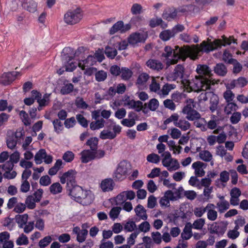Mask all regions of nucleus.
Instances as JSON below:
<instances>
[{"label":"nucleus","instance_id":"f257e3e1","mask_svg":"<svg viewBox=\"0 0 248 248\" xmlns=\"http://www.w3.org/2000/svg\"><path fill=\"white\" fill-rule=\"evenodd\" d=\"M232 43H236V39L233 36L227 38L223 35L222 39H216L212 42L208 39L207 41H202L199 46L182 48L176 46L175 50L169 46H166L162 56L167 59L166 65L169 66L177 63L179 60L181 59L184 61L187 57L194 60L197 59L202 52L209 53L222 46L230 45Z\"/></svg>","mask_w":248,"mask_h":248},{"label":"nucleus","instance_id":"f03ea898","mask_svg":"<svg viewBox=\"0 0 248 248\" xmlns=\"http://www.w3.org/2000/svg\"><path fill=\"white\" fill-rule=\"evenodd\" d=\"M196 70L199 74V76H196L191 81L187 79L181 80L185 91L188 93L206 91L209 89L211 85L217 83L213 79L211 70L207 65H198Z\"/></svg>","mask_w":248,"mask_h":248},{"label":"nucleus","instance_id":"7ed1b4c3","mask_svg":"<svg viewBox=\"0 0 248 248\" xmlns=\"http://www.w3.org/2000/svg\"><path fill=\"white\" fill-rule=\"evenodd\" d=\"M67 190L72 198L83 205L90 204L94 200L93 194L90 190H84L77 184Z\"/></svg>","mask_w":248,"mask_h":248},{"label":"nucleus","instance_id":"20e7f679","mask_svg":"<svg viewBox=\"0 0 248 248\" xmlns=\"http://www.w3.org/2000/svg\"><path fill=\"white\" fill-rule=\"evenodd\" d=\"M131 170L130 164L126 161H121L114 172L113 178L116 181H122L124 180Z\"/></svg>","mask_w":248,"mask_h":248},{"label":"nucleus","instance_id":"39448f33","mask_svg":"<svg viewBox=\"0 0 248 248\" xmlns=\"http://www.w3.org/2000/svg\"><path fill=\"white\" fill-rule=\"evenodd\" d=\"M83 17V13L80 8L68 11L64 16V22L69 25L78 23Z\"/></svg>","mask_w":248,"mask_h":248},{"label":"nucleus","instance_id":"423d86ee","mask_svg":"<svg viewBox=\"0 0 248 248\" xmlns=\"http://www.w3.org/2000/svg\"><path fill=\"white\" fill-rule=\"evenodd\" d=\"M161 156L163 157L162 160V164L169 171H175L180 168V166L178 161L172 158L169 152H165L161 155Z\"/></svg>","mask_w":248,"mask_h":248},{"label":"nucleus","instance_id":"0eeeda50","mask_svg":"<svg viewBox=\"0 0 248 248\" xmlns=\"http://www.w3.org/2000/svg\"><path fill=\"white\" fill-rule=\"evenodd\" d=\"M210 99V109L214 112L217 108L218 103V96L213 92H206L201 93L198 96V100L200 103Z\"/></svg>","mask_w":248,"mask_h":248},{"label":"nucleus","instance_id":"6e6552de","mask_svg":"<svg viewBox=\"0 0 248 248\" xmlns=\"http://www.w3.org/2000/svg\"><path fill=\"white\" fill-rule=\"evenodd\" d=\"M76 172L73 170H70L63 173L60 177V181L62 184H64L67 183V189L76 184Z\"/></svg>","mask_w":248,"mask_h":248},{"label":"nucleus","instance_id":"1a4fd4ad","mask_svg":"<svg viewBox=\"0 0 248 248\" xmlns=\"http://www.w3.org/2000/svg\"><path fill=\"white\" fill-rule=\"evenodd\" d=\"M131 25L130 23L124 24L123 21H118L116 22L109 30L110 35H113L117 32L124 33L130 30Z\"/></svg>","mask_w":248,"mask_h":248},{"label":"nucleus","instance_id":"9d476101","mask_svg":"<svg viewBox=\"0 0 248 248\" xmlns=\"http://www.w3.org/2000/svg\"><path fill=\"white\" fill-rule=\"evenodd\" d=\"M46 164H49L53 161V157L51 155H48L45 149L39 150L34 156V161L36 164H40L43 162Z\"/></svg>","mask_w":248,"mask_h":248},{"label":"nucleus","instance_id":"9b49d317","mask_svg":"<svg viewBox=\"0 0 248 248\" xmlns=\"http://www.w3.org/2000/svg\"><path fill=\"white\" fill-rule=\"evenodd\" d=\"M19 76L20 74L15 71L3 73L0 77V83L3 85L9 84Z\"/></svg>","mask_w":248,"mask_h":248},{"label":"nucleus","instance_id":"f8f14e48","mask_svg":"<svg viewBox=\"0 0 248 248\" xmlns=\"http://www.w3.org/2000/svg\"><path fill=\"white\" fill-rule=\"evenodd\" d=\"M175 200L173 193L171 190H168L165 192L164 195L159 200V204L161 207L166 208L170 206V201Z\"/></svg>","mask_w":248,"mask_h":248},{"label":"nucleus","instance_id":"ddd939ff","mask_svg":"<svg viewBox=\"0 0 248 248\" xmlns=\"http://www.w3.org/2000/svg\"><path fill=\"white\" fill-rule=\"evenodd\" d=\"M207 167V164L201 162L196 161L192 165V168L194 170L195 175L197 177H202L205 175L204 169Z\"/></svg>","mask_w":248,"mask_h":248},{"label":"nucleus","instance_id":"4468645a","mask_svg":"<svg viewBox=\"0 0 248 248\" xmlns=\"http://www.w3.org/2000/svg\"><path fill=\"white\" fill-rule=\"evenodd\" d=\"M124 106L127 107L128 108L134 109L138 112L140 111L142 108V103L141 101H136L133 99H130L129 97L124 101Z\"/></svg>","mask_w":248,"mask_h":248},{"label":"nucleus","instance_id":"2eb2a0df","mask_svg":"<svg viewBox=\"0 0 248 248\" xmlns=\"http://www.w3.org/2000/svg\"><path fill=\"white\" fill-rule=\"evenodd\" d=\"M216 205L213 203H208L206 206L207 217L210 221H215L218 217L217 212L215 210Z\"/></svg>","mask_w":248,"mask_h":248},{"label":"nucleus","instance_id":"dca6fc26","mask_svg":"<svg viewBox=\"0 0 248 248\" xmlns=\"http://www.w3.org/2000/svg\"><path fill=\"white\" fill-rule=\"evenodd\" d=\"M73 232L77 235V240L79 243L84 242L88 233L86 229H81L78 226L74 227L73 229Z\"/></svg>","mask_w":248,"mask_h":248},{"label":"nucleus","instance_id":"f3484780","mask_svg":"<svg viewBox=\"0 0 248 248\" xmlns=\"http://www.w3.org/2000/svg\"><path fill=\"white\" fill-rule=\"evenodd\" d=\"M115 184L111 178L103 180L100 184V187L103 192H108L113 189Z\"/></svg>","mask_w":248,"mask_h":248},{"label":"nucleus","instance_id":"a211bd4d","mask_svg":"<svg viewBox=\"0 0 248 248\" xmlns=\"http://www.w3.org/2000/svg\"><path fill=\"white\" fill-rule=\"evenodd\" d=\"M144 40L143 34L139 32L133 33L129 35L127 42L130 45H134Z\"/></svg>","mask_w":248,"mask_h":248},{"label":"nucleus","instance_id":"6ab92c4d","mask_svg":"<svg viewBox=\"0 0 248 248\" xmlns=\"http://www.w3.org/2000/svg\"><path fill=\"white\" fill-rule=\"evenodd\" d=\"M178 11L173 7H169L166 8L162 15L164 19L168 21L174 19L177 15Z\"/></svg>","mask_w":248,"mask_h":248},{"label":"nucleus","instance_id":"aec40b11","mask_svg":"<svg viewBox=\"0 0 248 248\" xmlns=\"http://www.w3.org/2000/svg\"><path fill=\"white\" fill-rule=\"evenodd\" d=\"M146 65L152 70L159 71L163 68V65L161 62L155 59H150L146 62Z\"/></svg>","mask_w":248,"mask_h":248},{"label":"nucleus","instance_id":"412c9836","mask_svg":"<svg viewBox=\"0 0 248 248\" xmlns=\"http://www.w3.org/2000/svg\"><path fill=\"white\" fill-rule=\"evenodd\" d=\"M81 161L82 163H87L89 161L94 159L93 151L85 150L81 153Z\"/></svg>","mask_w":248,"mask_h":248},{"label":"nucleus","instance_id":"4be33fe9","mask_svg":"<svg viewBox=\"0 0 248 248\" xmlns=\"http://www.w3.org/2000/svg\"><path fill=\"white\" fill-rule=\"evenodd\" d=\"M95 62V58L93 56L90 55L85 60L79 61L78 62V66L82 70H84L86 67L93 65Z\"/></svg>","mask_w":248,"mask_h":248},{"label":"nucleus","instance_id":"5701e85b","mask_svg":"<svg viewBox=\"0 0 248 248\" xmlns=\"http://www.w3.org/2000/svg\"><path fill=\"white\" fill-rule=\"evenodd\" d=\"M149 75L145 73L140 74L137 80L136 84L139 88L144 89L146 87V83L149 79Z\"/></svg>","mask_w":248,"mask_h":248},{"label":"nucleus","instance_id":"b1692460","mask_svg":"<svg viewBox=\"0 0 248 248\" xmlns=\"http://www.w3.org/2000/svg\"><path fill=\"white\" fill-rule=\"evenodd\" d=\"M163 78H160L159 77L152 78V83L150 85V90L151 91L158 94L160 90V81L163 80Z\"/></svg>","mask_w":248,"mask_h":248},{"label":"nucleus","instance_id":"393cba45","mask_svg":"<svg viewBox=\"0 0 248 248\" xmlns=\"http://www.w3.org/2000/svg\"><path fill=\"white\" fill-rule=\"evenodd\" d=\"M50 93H45L43 97H40L37 99V103H38V109L41 110L42 109V107L47 106L50 102Z\"/></svg>","mask_w":248,"mask_h":248},{"label":"nucleus","instance_id":"a878e982","mask_svg":"<svg viewBox=\"0 0 248 248\" xmlns=\"http://www.w3.org/2000/svg\"><path fill=\"white\" fill-rule=\"evenodd\" d=\"M184 67L182 65L178 64L174 70L172 74V80L181 79L184 76Z\"/></svg>","mask_w":248,"mask_h":248},{"label":"nucleus","instance_id":"bb28decb","mask_svg":"<svg viewBox=\"0 0 248 248\" xmlns=\"http://www.w3.org/2000/svg\"><path fill=\"white\" fill-rule=\"evenodd\" d=\"M135 212L136 215L140 219L143 220H146L147 219L148 216L146 214V210L142 205L138 204L135 208Z\"/></svg>","mask_w":248,"mask_h":248},{"label":"nucleus","instance_id":"cd10ccee","mask_svg":"<svg viewBox=\"0 0 248 248\" xmlns=\"http://www.w3.org/2000/svg\"><path fill=\"white\" fill-rule=\"evenodd\" d=\"M230 204L228 201H218L216 203V207L220 214L225 213L229 209Z\"/></svg>","mask_w":248,"mask_h":248},{"label":"nucleus","instance_id":"c85d7f7f","mask_svg":"<svg viewBox=\"0 0 248 248\" xmlns=\"http://www.w3.org/2000/svg\"><path fill=\"white\" fill-rule=\"evenodd\" d=\"M105 121L104 119L92 121L90 124V128L92 130H96L104 127Z\"/></svg>","mask_w":248,"mask_h":248},{"label":"nucleus","instance_id":"c756f323","mask_svg":"<svg viewBox=\"0 0 248 248\" xmlns=\"http://www.w3.org/2000/svg\"><path fill=\"white\" fill-rule=\"evenodd\" d=\"M192 225L190 223H187L181 233V237L183 239L188 240L192 236Z\"/></svg>","mask_w":248,"mask_h":248},{"label":"nucleus","instance_id":"7c9ffc66","mask_svg":"<svg viewBox=\"0 0 248 248\" xmlns=\"http://www.w3.org/2000/svg\"><path fill=\"white\" fill-rule=\"evenodd\" d=\"M6 143L7 147L11 149H14L16 146L17 140L14 138L13 132L8 133Z\"/></svg>","mask_w":248,"mask_h":248},{"label":"nucleus","instance_id":"2f4dec72","mask_svg":"<svg viewBox=\"0 0 248 248\" xmlns=\"http://www.w3.org/2000/svg\"><path fill=\"white\" fill-rule=\"evenodd\" d=\"M22 5L24 9L31 13L35 12L37 9V3L32 0H30L27 2H23Z\"/></svg>","mask_w":248,"mask_h":248},{"label":"nucleus","instance_id":"473e14b6","mask_svg":"<svg viewBox=\"0 0 248 248\" xmlns=\"http://www.w3.org/2000/svg\"><path fill=\"white\" fill-rule=\"evenodd\" d=\"M190 123L184 119H178L177 124H175V126L179 127L182 131H184L188 130L190 128Z\"/></svg>","mask_w":248,"mask_h":248},{"label":"nucleus","instance_id":"72a5a7b5","mask_svg":"<svg viewBox=\"0 0 248 248\" xmlns=\"http://www.w3.org/2000/svg\"><path fill=\"white\" fill-rule=\"evenodd\" d=\"M175 88V85L173 84H165L162 89H160L158 93V95L161 97H164L167 95L169 92Z\"/></svg>","mask_w":248,"mask_h":248},{"label":"nucleus","instance_id":"f704fd0d","mask_svg":"<svg viewBox=\"0 0 248 248\" xmlns=\"http://www.w3.org/2000/svg\"><path fill=\"white\" fill-rule=\"evenodd\" d=\"M16 219L19 227L23 228L24 226L27 223L28 215L26 214L17 215L16 217Z\"/></svg>","mask_w":248,"mask_h":248},{"label":"nucleus","instance_id":"c9c22d12","mask_svg":"<svg viewBox=\"0 0 248 248\" xmlns=\"http://www.w3.org/2000/svg\"><path fill=\"white\" fill-rule=\"evenodd\" d=\"M121 78L124 80H127L129 79L133 75L132 71L126 67H122L121 68Z\"/></svg>","mask_w":248,"mask_h":248},{"label":"nucleus","instance_id":"e433bc0d","mask_svg":"<svg viewBox=\"0 0 248 248\" xmlns=\"http://www.w3.org/2000/svg\"><path fill=\"white\" fill-rule=\"evenodd\" d=\"M174 35V31L167 30L162 31L159 34V37L163 41H168Z\"/></svg>","mask_w":248,"mask_h":248},{"label":"nucleus","instance_id":"4c0bfd02","mask_svg":"<svg viewBox=\"0 0 248 248\" xmlns=\"http://www.w3.org/2000/svg\"><path fill=\"white\" fill-rule=\"evenodd\" d=\"M186 114V118L189 121H195L201 118L200 114L194 109L188 111L187 113H184Z\"/></svg>","mask_w":248,"mask_h":248},{"label":"nucleus","instance_id":"58836bf2","mask_svg":"<svg viewBox=\"0 0 248 248\" xmlns=\"http://www.w3.org/2000/svg\"><path fill=\"white\" fill-rule=\"evenodd\" d=\"M105 53L107 57L110 59H113L117 55V51L115 48L107 46L105 47Z\"/></svg>","mask_w":248,"mask_h":248},{"label":"nucleus","instance_id":"ea45409f","mask_svg":"<svg viewBox=\"0 0 248 248\" xmlns=\"http://www.w3.org/2000/svg\"><path fill=\"white\" fill-rule=\"evenodd\" d=\"M215 72L217 75L223 76L227 73V70L225 66L223 64L218 63L214 68Z\"/></svg>","mask_w":248,"mask_h":248},{"label":"nucleus","instance_id":"a19ab883","mask_svg":"<svg viewBox=\"0 0 248 248\" xmlns=\"http://www.w3.org/2000/svg\"><path fill=\"white\" fill-rule=\"evenodd\" d=\"M99 138L102 140H112L115 138V134H112V131L108 130H103L101 132Z\"/></svg>","mask_w":248,"mask_h":248},{"label":"nucleus","instance_id":"79ce46f5","mask_svg":"<svg viewBox=\"0 0 248 248\" xmlns=\"http://www.w3.org/2000/svg\"><path fill=\"white\" fill-rule=\"evenodd\" d=\"M212 180L209 178H204L201 179L200 182L197 185V187L198 189H201L202 187L207 188L211 187Z\"/></svg>","mask_w":248,"mask_h":248},{"label":"nucleus","instance_id":"37998d69","mask_svg":"<svg viewBox=\"0 0 248 248\" xmlns=\"http://www.w3.org/2000/svg\"><path fill=\"white\" fill-rule=\"evenodd\" d=\"M195 107V104L192 99H189L186 101V105L185 106L183 109V113H187L189 111L194 109Z\"/></svg>","mask_w":248,"mask_h":248},{"label":"nucleus","instance_id":"c03bdc74","mask_svg":"<svg viewBox=\"0 0 248 248\" xmlns=\"http://www.w3.org/2000/svg\"><path fill=\"white\" fill-rule=\"evenodd\" d=\"M62 187L59 183H55L50 186L49 190L51 193L57 194L62 191Z\"/></svg>","mask_w":248,"mask_h":248},{"label":"nucleus","instance_id":"a18cd8bd","mask_svg":"<svg viewBox=\"0 0 248 248\" xmlns=\"http://www.w3.org/2000/svg\"><path fill=\"white\" fill-rule=\"evenodd\" d=\"M36 202H37L34 200V197L32 195H30L28 196L26 199V206L30 209H33L36 206Z\"/></svg>","mask_w":248,"mask_h":248},{"label":"nucleus","instance_id":"49530a36","mask_svg":"<svg viewBox=\"0 0 248 248\" xmlns=\"http://www.w3.org/2000/svg\"><path fill=\"white\" fill-rule=\"evenodd\" d=\"M52 238L51 236L49 235L45 236L39 241L38 243V246L40 248H45L48 246L52 242Z\"/></svg>","mask_w":248,"mask_h":248},{"label":"nucleus","instance_id":"de8ad7c7","mask_svg":"<svg viewBox=\"0 0 248 248\" xmlns=\"http://www.w3.org/2000/svg\"><path fill=\"white\" fill-rule=\"evenodd\" d=\"M205 223L204 218H199L194 221L192 225V228L196 230H202Z\"/></svg>","mask_w":248,"mask_h":248},{"label":"nucleus","instance_id":"09e8293b","mask_svg":"<svg viewBox=\"0 0 248 248\" xmlns=\"http://www.w3.org/2000/svg\"><path fill=\"white\" fill-rule=\"evenodd\" d=\"M200 158L206 162L210 161L212 159V155L211 153L207 150H203L199 154Z\"/></svg>","mask_w":248,"mask_h":248},{"label":"nucleus","instance_id":"8fccbe9b","mask_svg":"<svg viewBox=\"0 0 248 248\" xmlns=\"http://www.w3.org/2000/svg\"><path fill=\"white\" fill-rule=\"evenodd\" d=\"M122 208L119 206L113 207L110 211L109 215L110 217L113 220L118 218Z\"/></svg>","mask_w":248,"mask_h":248},{"label":"nucleus","instance_id":"3c124183","mask_svg":"<svg viewBox=\"0 0 248 248\" xmlns=\"http://www.w3.org/2000/svg\"><path fill=\"white\" fill-rule=\"evenodd\" d=\"M29 243L28 238L23 233L20 234L16 240V244L18 246L27 245Z\"/></svg>","mask_w":248,"mask_h":248},{"label":"nucleus","instance_id":"603ef678","mask_svg":"<svg viewBox=\"0 0 248 248\" xmlns=\"http://www.w3.org/2000/svg\"><path fill=\"white\" fill-rule=\"evenodd\" d=\"M238 108L237 104L234 102H228L225 108V112L229 114L231 113L232 111H235Z\"/></svg>","mask_w":248,"mask_h":248},{"label":"nucleus","instance_id":"864d4df0","mask_svg":"<svg viewBox=\"0 0 248 248\" xmlns=\"http://www.w3.org/2000/svg\"><path fill=\"white\" fill-rule=\"evenodd\" d=\"M74 90V85L72 83L64 84L61 90V93L62 94H68L72 93Z\"/></svg>","mask_w":248,"mask_h":248},{"label":"nucleus","instance_id":"5fc2aeb1","mask_svg":"<svg viewBox=\"0 0 248 248\" xmlns=\"http://www.w3.org/2000/svg\"><path fill=\"white\" fill-rule=\"evenodd\" d=\"M195 121L194 124L197 127L200 128L203 131L207 130L206 121L204 118H200Z\"/></svg>","mask_w":248,"mask_h":248},{"label":"nucleus","instance_id":"6e6d98bb","mask_svg":"<svg viewBox=\"0 0 248 248\" xmlns=\"http://www.w3.org/2000/svg\"><path fill=\"white\" fill-rule=\"evenodd\" d=\"M126 201V198L124 191L120 193L115 198V203L117 205H122Z\"/></svg>","mask_w":248,"mask_h":248},{"label":"nucleus","instance_id":"4d7b16f0","mask_svg":"<svg viewBox=\"0 0 248 248\" xmlns=\"http://www.w3.org/2000/svg\"><path fill=\"white\" fill-rule=\"evenodd\" d=\"M19 115L22 122L25 125L28 126L31 124V120L29 118L28 113H27L25 111L21 110L19 112Z\"/></svg>","mask_w":248,"mask_h":248},{"label":"nucleus","instance_id":"13d9d810","mask_svg":"<svg viewBox=\"0 0 248 248\" xmlns=\"http://www.w3.org/2000/svg\"><path fill=\"white\" fill-rule=\"evenodd\" d=\"M179 118V116L177 113H173L164 121V124L167 125L170 123L173 122L174 125L175 126V124H177Z\"/></svg>","mask_w":248,"mask_h":248},{"label":"nucleus","instance_id":"bf43d9fd","mask_svg":"<svg viewBox=\"0 0 248 248\" xmlns=\"http://www.w3.org/2000/svg\"><path fill=\"white\" fill-rule=\"evenodd\" d=\"M54 131L57 133H60L63 129L62 123L58 119H56L52 122Z\"/></svg>","mask_w":248,"mask_h":248},{"label":"nucleus","instance_id":"052dcab7","mask_svg":"<svg viewBox=\"0 0 248 248\" xmlns=\"http://www.w3.org/2000/svg\"><path fill=\"white\" fill-rule=\"evenodd\" d=\"M98 140L97 138H91L87 141V144L90 146L92 151H95L97 148Z\"/></svg>","mask_w":248,"mask_h":248},{"label":"nucleus","instance_id":"680f3d73","mask_svg":"<svg viewBox=\"0 0 248 248\" xmlns=\"http://www.w3.org/2000/svg\"><path fill=\"white\" fill-rule=\"evenodd\" d=\"M146 159L149 162L157 164L160 161V157L156 154L152 153L147 156Z\"/></svg>","mask_w":248,"mask_h":248},{"label":"nucleus","instance_id":"e2e57ef3","mask_svg":"<svg viewBox=\"0 0 248 248\" xmlns=\"http://www.w3.org/2000/svg\"><path fill=\"white\" fill-rule=\"evenodd\" d=\"M234 94L231 90L227 89L223 93V97L227 103L232 102L234 98Z\"/></svg>","mask_w":248,"mask_h":248},{"label":"nucleus","instance_id":"0e129e2a","mask_svg":"<svg viewBox=\"0 0 248 248\" xmlns=\"http://www.w3.org/2000/svg\"><path fill=\"white\" fill-rule=\"evenodd\" d=\"M95 77L96 81L98 82L103 81L106 79L107 74L105 71L100 70L95 73Z\"/></svg>","mask_w":248,"mask_h":248},{"label":"nucleus","instance_id":"69168bd1","mask_svg":"<svg viewBox=\"0 0 248 248\" xmlns=\"http://www.w3.org/2000/svg\"><path fill=\"white\" fill-rule=\"evenodd\" d=\"M148 108L152 111L155 110L159 106L158 100L155 98H153L147 103Z\"/></svg>","mask_w":248,"mask_h":248},{"label":"nucleus","instance_id":"338daca9","mask_svg":"<svg viewBox=\"0 0 248 248\" xmlns=\"http://www.w3.org/2000/svg\"><path fill=\"white\" fill-rule=\"evenodd\" d=\"M136 228L135 222L133 221H128L126 222L124 226V230L128 232H131Z\"/></svg>","mask_w":248,"mask_h":248},{"label":"nucleus","instance_id":"774afa93","mask_svg":"<svg viewBox=\"0 0 248 248\" xmlns=\"http://www.w3.org/2000/svg\"><path fill=\"white\" fill-rule=\"evenodd\" d=\"M74 154L72 151H68L63 155L62 159L66 162H71L74 160Z\"/></svg>","mask_w":248,"mask_h":248}]
</instances>
